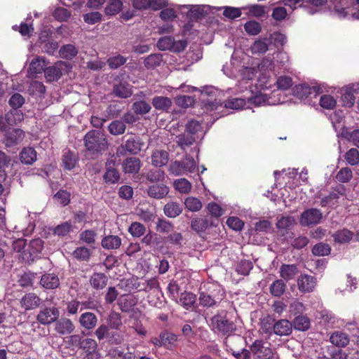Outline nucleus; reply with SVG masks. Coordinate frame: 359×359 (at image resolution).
Masks as SVG:
<instances>
[{
  "instance_id": "f257e3e1",
  "label": "nucleus",
  "mask_w": 359,
  "mask_h": 359,
  "mask_svg": "<svg viewBox=\"0 0 359 359\" xmlns=\"http://www.w3.org/2000/svg\"><path fill=\"white\" fill-rule=\"evenodd\" d=\"M209 326L214 333L229 337L236 330V318L231 312L220 310L210 319Z\"/></svg>"
},
{
  "instance_id": "f03ea898",
  "label": "nucleus",
  "mask_w": 359,
  "mask_h": 359,
  "mask_svg": "<svg viewBox=\"0 0 359 359\" xmlns=\"http://www.w3.org/2000/svg\"><path fill=\"white\" fill-rule=\"evenodd\" d=\"M199 304L203 307L214 308L219 305L225 297V292L219 285L207 283L198 291Z\"/></svg>"
},
{
  "instance_id": "7ed1b4c3",
  "label": "nucleus",
  "mask_w": 359,
  "mask_h": 359,
  "mask_svg": "<svg viewBox=\"0 0 359 359\" xmlns=\"http://www.w3.org/2000/svg\"><path fill=\"white\" fill-rule=\"evenodd\" d=\"M83 142L87 154L93 158H98L109 146L105 135L97 130L88 131L83 137Z\"/></svg>"
},
{
  "instance_id": "20e7f679",
  "label": "nucleus",
  "mask_w": 359,
  "mask_h": 359,
  "mask_svg": "<svg viewBox=\"0 0 359 359\" xmlns=\"http://www.w3.org/2000/svg\"><path fill=\"white\" fill-rule=\"evenodd\" d=\"M67 343L69 346H74L86 353L85 357L90 356L95 358L98 355L97 352V343L93 338L83 337L79 334H72L68 337Z\"/></svg>"
},
{
  "instance_id": "39448f33",
  "label": "nucleus",
  "mask_w": 359,
  "mask_h": 359,
  "mask_svg": "<svg viewBox=\"0 0 359 359\" xmlns=\"http://www.w3.org/2000/svg\"><path fill=\"white\" fill-rule=\"evenodd\" d=\"M196 167L194 158L186 155L182 161H176L170 165V170L175 175H181L187 172H192Z\"/></svg>"
},
{
  "instance_id": "423d86ee",
  "label": "nucleus",
  "mask_w": 359,
  "mask_h": 359,
  "mask_svg": "<svg viewBox=\"0 0 359 359\" xmlns=\"http://www.w3.org/2000/svg\"><path fill=\"white\" fill-rule=\"evenodd\" d=\"M60 317V311L55 306L40 309L36 320L41 325H49L55 323Z\"/></svg>"
},
{
  "instance_id": "0eeeda50",
  "label": "nucleus",
  "mask_w": 359,
  "mask_h": 359,
  "mask_svg": "<svg viewBox=\"0 0 359 359\" xmlns=\"http://www.w3.org/2000/svg\"><path fill=\"white\" fill-rule=\"evenodd\" d=\"M144 144V142L139 136L131 135L120 146V153L121 155L137 154Z\"/></svg>"
},
{
  "instance_id": "6e6552de",
  "label": "nucleus",
  "mask_w": 359,
  "mask_h": 359,
  "mask_svg": "<svg viewBox=\"0 0 359 359\" xmlns=\"http://www.w3.org/2000/svg\"><path fill=\"white\" fill-rule=\"evenodd\" d=\"M266 342L262 339H256L250 346V353L255 356V359H271L273 351L269 346H266Z\"/></svg>"
},
{
  "instance_id": "1a4fd4ad",
  "label": "nucleus",
  "mask_w": 359,
  "mask_h": 359,
  "mask_svg": "<svg viewBox=\"0 0 359 359\" xmlns=\"http://www.w3.org/2000/svg\"><path fill=\"white\" fill-rule=\"evenodd\" d=\"M120 172L116 168V159L108 158L105 163V172L103 175V180L107 184H114L119 182Z\"/></svg>"
},
{
  "instance_id": "9d476101",
  "label": "nucleus",
  "mask_w": 359,
  "mask_h": 359,
  "mask_svg": "<svg viewBox=\"0 0 359 359\" xmlns=\"http://www.w3.org/2000/svg\"><path fill=\"white\" fill-rule=\"evenodd\" d=\"M323 217L321 211L316 208H311L304 211L300 217V224L304 226H310L320 223Z\"/></svg>"
},
{
  "instance_id": "9b49d317",
  "label": "nucleus",
  "mask_w": 359,
  "mask_h": 359,
  "mask_svg": "<svg viewBox=\"0 0 359 359\" xmlns=\"http://www.w3.org/2000/svg\"><path fill=\"white\" fill-rule=\"evenodd\" d=\"M69 64L67 62L57 61L54 65L46 67L45 70V76L48 82L58 81L62 75L64 68H67Z\"/></svg>"
},
{
  "instance_id": "f8f14e48",
  "label": "nucleus",
  "mask_w": 359,
  "mask_h": 359,
  "mask_svg": "<svg viewBox=\"0 0 359 359\" xmlns=\"http://www.w3.org/2000/svg\"><path fill=\"white\" fill-rule=\"evenodd\" d=\"M43 249V241L35 238L29 241L27 248L23 251V259L27 262L34 261V257Z\"/></svg>"
},
{
  "instance_id": "ddd939ff",
  "label": "nucleus",
  "mask_w": 359,
  "mask_h": 359,
  "mask_svg": "<svg viewBox=\"0 0 359 359\" xmlns=\"http://www.w3.org/2000/svg\"><path fill=\"white\" fill-rule=\"evenodd\" d=\"M25 137V132L20 128H12L6 131L4 135V144L12 147L20 144Z\"/></svg>"
},
{
  "instance_id": "4468645a",
  "label": "nucleus",
  "mask_w": 359,
  "mask_h": 359,
  "mask_svg": "<svg viewBox=\"0 0 359 359\" xmlns=\"http://www.w3.org/2000/svg\"><path fill=\"white\" fill-rule=\"evenodd\" d=\"M43 300L35 293H26L20 299V306L25 311L34 310L40 306Z\"/></svg>"
},
{
  "instance_id": "2eb2a0df",
  "label": "nucleus",
  "mask_w": 359,
  "mask_h": 359,
  "mask_svg": "<svg viewBox=\"0 0 359 359\" xmlns=\"http://www.w3.org/2000/svg\"><path fill=\"white\" fill-rule=\"evenodd\" d=\"M346 187L341 184H337L333 188L332 191L330 192L329 195L323 197L320 201V205L325 207L334 204L333 201L337 200L340 196L346 195Z\"/></svg>"
},
{
  "instance_id": "dca6fc26",
  "label": "nucleus",
  "mask_w": 359,
  "mask_h": 359,
  "mask_svg": "<svg viewBox=\"0 0 359 359\" xmlns=\"http://www.w3.org/2000/svg\"><path fill=\"white\" fill-rule=\"evenodd\" d=\"M147 193L151 198L162 199L169 193V188L163 183L151 184L147 188Z\"/></svg>"
},
{
  "instance_id": "f3484780",
  "label": "nucleus",
  "mask_w": 359,
  "mask_h": 359,
  "mask_svg": "<svg viewBox=\"0 0 359 359\" xmlns=\"http://www.w3.org/2000/svg\"><path fill=\"white\" fill-rule=\"evenodd\" d=\"M97 316L90 311L83 313L79 318L80 326L86 330H93L95 329L97 325Z\"/></svg>"
},
{
  "instance_id": "a211bd4d",
  "label": "nucleus",
  "mask_w": 359,
  "mask_h": 359,
  "mask_svg": "<svg viewBox=\"0 0 359 359\" xmlns=\"http://www.w3.org/2000/svg\"><path fill=\"white\" fill-rule=\"evenodd\" d=\"M316 278L314 276L302 274L297 280L298 288L303 292H311L316 285Z\"/></svg>"
},
{
  "instance_id": "6ab92c4d",
  "label": "nucleus",
  "mask_w": 359,
  "mask_h": 359,
  "mask_svg": "<svg viewBox=\"0 0 359 359\" xmlns=\"http://www.w3.org/2000/svg\"><path fill=\"white\" fill-rule=\"evenodd\" d=\"M55 323V331L60 335L69 334L75 329L73 322L69 318H62Z\"/></svg>"
},
{
  "instance_id": "aec40b11",
  "label": "nucleus",
  "mask_w": 359,
  "mask_h": 359,
  "mask_svg": "<svg viewBox=\"0 0 359 359\" xmlns=\"http://www.w3.org/2000/svg\"><path fill=\"white\" fill-rule=\"evenodd\" d=\"M245 342V339L241 335H234L231 334V335L226 338L224 344L227 351L229 353H232L233 351H238L243 348V346Z\"/></svg>"
},
{
  "instance_id": "412c9836",
  "label": "nucleus",
  "mask_w": 359,
  "mask_h": 359,
  "mask_svg": "<svg viewBox=\"0 0 359 359\" xmlns=\"http://www.w3.org/2000/svg\"><path fill=\"white\" fill-rule=\"evenodd\" d=\"M292 325L285 319L276 320L273 333L278 336H288L292 333Z\"/></svg>"
},
{
  "instance_id": "4be33fe9",
  "label": "nucleus",
  "mask_w": 359,
  "mask_h": 359,
  "mask_svg": "<svg viewBox=\"0 0 359 359\" xmlns=\"http://www.w3.org/2000/svg\"><path fill=\"white\" fill-rule=\"evenodd\" d=\"M40 284L47 290H53L60 286V280L54 273H45L41 278Z\"/></svg>"
},
{
  "instance_id": "5701e85b",
  "label": "nucleus",
  "mask_w": 359,
  "mask_h": 359,
  "mask_svg": "<svg viewBox=\"0 0 359 359\" xmlns=\"http://www.w3.org/2000/svg\"><path fill=\"white\" fill-rule=\"evenodd\" d=\"M141 165V161L138 158L129 157L123 162V170L125 173H137Z\"/></svg>"
},
{
  "instance_id": "b1692460",
  "label": "nucleus",
  "mask_w": 359,
  "mask_h": 359,
  "mask_svg": "<svg viewBox=\"0 0 359 359\" xmlns=\"http://www.w3.org/2000/svg\"><path fill=\"white\" fill-rule=\"evenodd\" d=\"M19 158L22 163L32 165L36 161V151L33 147H24L20 153Z\"/></svg>"
},
{
  "instance_id": "393cba45",
  "label": "nucleus",
  "mask_w": 359,
  "mask_h": 359,
  "mask_svg": "<svg viewBox=\"0 0 359 359\" xmlns=\"http://www.w3.org/2000/svg\"><path fill=\"white\" fill-rule=\"evenodd\" d=\"M320 91V88L317 86L311 88L306 84H299L295 86L294 94L297 97L304 99L306 98L312 92L316 94H318Z\"/></svg>"
},
{
  "instance_id": "a878e982",
  "label": "nucleus",
  "mask_w": 359,
  "mask_h": 359,
  "mask_svg": "<svg viewBox=\"0 0 359 359\" xmlns=\"http://www.w3.org/2000/svg\"><path fill=\"white\" fill-rule=\"evenodd\" d=\"M113 93L121 98H128L133 94L130 86L126 81L115 84L113 88Z\"/></svg>"
},
{
  "instance_id": "bb28decb",
  "label": "nucleus",
  "mask_w": 359,
  "mask_h": 359,
  "mask_svg": "<svg viewBox=\"0 0 359 359\" xmlns=\"http://www.w3.org/2000/svg\"><path fill=\"white\" fill-rule=\"evenodd\" d=\"M169 160V154L164 150H156L151 155V163L156 167L165 165Z\"/></svg>"
},
{
  "instance_id": "cd10ccee",
  "label": "nucleus",
  "mask_w": 359,
  "mask_h": 359,
  "mask_svg": "<svg viewBox=\"0 0 359 359\" xmlns=\"http://www.w3.org/2000/svg\"><path fill=\"white\" fill-rule=\"evenodd\" d=\"M108 277L103 273H94L90 279L91 286L95 290H102L106 287Z\"/></svg>"
},
{
  "instance_id": "c85d7f7f",
  "label": "nucleus",
  "mask_w": 359,
  "mask_h": 359,
  "mask_svg": "<svg viewBox=\"0 0 359 359\" xmlns=\"http://www.w3.org/2000/svg\"><path fill=\"white\" fill-rule=\"evenodd\" d=\"M330 341L336 346L345 347L349 343V338L347 334L337 331L332 334Z\"/></svg>"
},
{
  "instance_id": "c756f323",
  "label": "nucleus",
  "mask_w": 359,
  "mask_h": 359,
  "mask_svg": "<svg viewBox=\"0 0 359 359\" xmlns=\"http://www.w3.org/2000/svg\"><path fill=\"white\" fill-rule=\"evenodd\" d=\"M182 206L177 202H168L163 208L164 214L170 218H175L182 212Z\"/></svg>"
},
{
  "instance_id": "7c9ffc66",
  "label": "nucleus",
  "mask_w": 359,
  "mask_h": 359,
  "mask_svg": "<svg viewBox=\"0 0 359 359\" xmlns=\"http://www.w3.org/2000/svg\"><path fill=\"white\" fill-rule=\"evenodd\" d=\"M172 103L170 98L164 96H156L152 100V104L157 110L168 111Z\"/></svg>"
},
{
  "instance_id": "2f4dec72",
  "label": "nucleus",
  "mask_w": 359,
  "mask_h": 359,
  "mask_svg": "<svg viewBox=\"0 0 359 359\" xmlns=\"http://www.w3.org/2000/svg\"><path fill=\"white\" fill-rule=\"evenodd\" d=\"M121 244V239L118 236H107L102 240V248L107 250L117 249Z\"/></svg>"
},
{
  "instance_id": "473e14b6",
  "label": "nucleus",
  "mask_w": 359,
  "mask_h": 359,
  "mask_svg": "<svg viewBox=\"0 0 359 359\" xmlns=\"http://www.w3.org/2000/svg\"><path fill=\"white\" fill-rule=\"evenodd\" d=\"M353 233L347 229L338 230L332 234V238L336 243H346L353 238Z\"/></svg>"
},
{
  "instance_id": "72a5a7b5",
  "label": "nucleus",
  "mask_w": 359,
  "mask_h": 359,
  "mask_svg": "<svg viewBox=\"0 0 359 359\" xmlns=\"http://www.w3.org/2000/svg\"><path fill=\"white\" fill-rule=\"evenodd\" d=\"M196 302V295L191 292H184L181 293L180 302L182 306L187 310L194 306Z\"/></svg>"
},
{
  "instance_id": "f704fd0d",
  "label": "nucleus",
  "mask_w": 359,
  "mask_h": 359,
  "mask_svg": "<svg viewBox=\"0 0 359 359\" xmlns=\"http://www.w3.org/2000/svg\"><path fill=\"white\" fill-rule=\"evenodd\" d=\"M176 138L177 145L183 150H185L187 147L192 145L196 142L195 136L187 132L179 135Z\"/></svg>"
},
{
  "instance_id": "c9c22d12",
  "label": "nucleus",
  "mask_w": 359,
  "mask_h": 359,
  "mask_svg": "<svg viewBox=\"0 0 359 359\" xmlns=\"http://www.w3.org/2000/svg\"><path fill=\"white\" fill-rule=\"evenodd\" d=\"M206 15V12L204 11V7L202 6H192L191 8L187 12V18L190 21H198L202 19Z\"/></svg>"
},
{
  "instance_id": "e433bc0d",
  "label": "nucleus",
  "mask_w": 359,
  "mask_h": 359,
  "mask_svg": "<svg viewBox=\"0 0 359 359\" xmlns=\"http://www.w3.org/2000/svg\"><path fill=\"white\" fill-rule=\"evenodd\" d=\"M298 273L297 266L295 264H283L280 267V276L285 280H290Z\"/></svg>"
},
{
  "instance_id": "4c0bfd02",
  "label": "nucleus",
  "mask_w": 359,
  "mask_h": 359,
  "mask_svg": "<svg viewBox=\"0 0 359 359\" xmlns=\"http://www.w3.org/2000/svg\"><path fill=\"white\" fill-rule=\"evenodd\" d=\"M136 302L128 295H122L118 299L117 304L122 312L128 313L135 305Z\"/></svg>"
},
{
  "instance_id": "58836bf2",
  "label": "nucleus",
  "mask_w": 359,
  "mask_h": 359,
  "mask_svg": "<svg viewBox=\"0 0 359 359\" xmlns=\"http://www.w3.org/2000/svg\"><path fill=\"white\" fill-rule=\"evenodd\" d=\"M177 341V336L172 332L163 331L161 332V341L163 346L168 349L172 348L175 346Z\"/></svg>"
},
{
  "instance_id": "ea45409f",
  "label": "nucleus",
  "mask_w": 359,
  "mask_h": 359,
  "mask_svg": "<svg viewBox=\"0 0 359 359\" xmlns=\"http://www.w3.org/2000/svg\"><path fill=\"white\" fill-rule=\"evenodd\" d=\"M76 162V156L73 152L68 150L64 153L62 156V165L65 169L68 170L73 169L75 167Z\"/></svg>"
},
{
  "instance_id": "a19ab883",
  "label": "nucleus",
  "mask_w": 359,
  "mask_h": 359,
  "mask_svg": "<svg viewBox=\"0 0 359 359\" xmlns=\"http://www.w3.org/2000/svg\"><path fill=\"white\" fill-rule=\"evenodd\" d=\"M293 326L295 330L306 331L310 328L311 322L307 316H298L294 319Z\"/></svg>"
},
{
  "instance_id": "79ce46f5",
  "label": "nucleus",
  "mask_w": 359,
  "mask_h": 359,
  "mask_svg": "<svg viewBox=\"0 0 359 359\" xmlns=\"http://www.w3.org/2000/svg\"><path fill=\"white\" fill-rule=\"evenodd\" d=\"M46 62L43 57H36L32 60L30 63L29 69L32 73L41 74L43 72H45L46 69Z\"/></svg>"
},
{
  "instance_id": "37998d69",
  "label": "nucleus",
  "mask_w": 359,
  "mask_h": 359,
  "mask_svg": "<svg viewBox=\"0 0 359 359\" xmlns=\"http://www.w3.org/2000/svg\"><path fill=\"white\" fill-rule=\"evenodd\" d=\"M108 324L110 328L119 330L123 325L121 315L116 311H111L108 317Z\"/></svg>"
},
{
  "instance_id": "c03bdc74",
  "label": "nucleus",
  "mask_w": 359,
  "mask_h": 359,
  "mask_svg": "<svg viewBox=\"0 0 359 359\" xmlns=\"http://www.w3.org/2000/svg\"><path fill=\"white\" fill-rule=\"evenodd\" d=\"M275 323V318L268 315L261 320V330L264 334H271L273 333Z\"/></svg>"
},
{
  "instance_id": "a18cd8bd",
  "label": "nucleus",
  "mask_w": 359,
  "mask_h": 359,
  "mask_svg": "<svg viewBox=\"0 0 359 359\" xmlns=\"http://www.w3.org/2000/svg\"><path fill=\"white\" fill-rule=\"evenodd\" d=\"M78 53V50L74 45L67 44L62 46L59 50L60 56L63 59L72 60Z\"/></svg>"
},
{
  "instance_id": "49530a36",
  "label": "nucleus",
  "mask_w": 359,
  "mask_h": 359,
  "mask_svg": "<svg viewBox=\"0 0 359 359\" xmlns=\"http://www.w3.org/2000/svg\"><path fill=\"white\" fill-rule=\"evenodd\" d=\"M72 256L80 262H88L90 258L91 252L88 248L78 247L72 252Z\"/></svg>"
},
{
  "instance_id": "de8ad7c7",
  "label": "nucleus",
  "mask_w": 359,
  "mask_h": 359,
  "mask_svg": "<svg viewBox=\"0 0 359 359\" xmlns=\"http://www.w3.org/2000/svg\"><path fill=\"white\" fill-rule=\"evenodd\" d=\"M151 109L150 104L144 100L136 101L132 105L134 113L138 115L146 114L150 111Z\"/></svg>"
},
{
  "instance_id": "09e8293b",
  "label": "nucleus",
  "mask_w": 359,
  "mask_h": 359,
  "mask_svg": "<svg viewBox=\"0 0 359 359\" xmlns=\"http://www.w3.org/2000/svg\"><path fill=\"white\" fill-rule=\"evenodd\" d=\"M209 225L207 218H194L191 222V229L198 233L205 231Z\"/></svg>"
},
{
  "instance_id": "8fccbe9b",
  "label": "nucleus",
  "mask_w": 359,
  "mask_h": 359,
  "mask_svg": "<svg viewBox=\"0 0 359 359\" xmlns=\"http://www.w3.org/2000/svg\"><path fill=\"white\" fill-rule=\"evenodd\" d=\"M286 285L283 280H276L270 285L269 290L271 295L280 297L285 291Z\"/></svg>"
},
{
  "instance_id": "3c124183",
  "label": "nucleus",
  "mask_w": 359,
  "mask_h": 359,
  "mask_svg": "<svg viewBox=\"0 0 359 359\" xmlns=\"http://www.w3.org/2000/svg\"><path fill=\"white\" fill-rule=\"evenodd\" d=\"M251 51L253 54H264L268 50L267 39H259L251 46Z\"/></svg>"
},
{
  "instance_id": "603ef678",
  "label": "nucleus",
  "mask_w": 359,
  "mask_h": 359,
  "mask_svg": "<svg viewBox=\"0 0 359 359\" xmlns=\"http://www.w3.org/2000/svg\"><path fill=\"white\" fill-rule=\"evenodd\" d=\"M126 128V125L121 120L113 121L108 126L109 133L114 135L124 133Z\"/></svg>"
},
{
  "instance_id": "864d4df0",
  "label": "nucleus",
  "mask_w": 359,
  "mask_h": 359,
  "mask_svg": "<svg viewBox=\"0 0 359 359\" xmlns=\"http://www.w3.org/2000/svg\"><path fill=\"white\" fill-rule=\"evenodd\" d=\"M173 185L175 189L182 194H188L191 189V184L185 178L175 180Z\"/></svg>"
},
{
  "instance_id": "5fc2aeb1",
  "label": "nucleus",
  "mask_w": 359,
  "mask_h": 359,
  "mask_svg": "<svg viewBox=\"0 0 359 359\" xmlns=\"http://www.w3.org/2000/svg\"><path fill=\"white\" fill-rule=\"evenodd\" d=\"M185 208L191 212L199 211L202 208L201 201L196 197L189 196L184 200Z\"/></svg>"
},
{
  "instance_id": "6e6d98bb",
  "label": "nucleus",
  "mask_w": 359,
  "mask_h": 359,
  "mask_svg": "<svg viewBox=\"0 0 359 359\" xmlns=\"http://www.w3.org/2000/svg\"><path fill=\"white\" fill-rule=\"evenodd\" d=\"M174 226L172 223L164 218H158L156 222V229L158 232L168 233L172 231Z\"/></svg>"
},
{
  "instance_id": "4d7b16f0",
  "label": "nucleus",
  "mask_w": 359,
  "mask_h": 359,
  "mask_svg": "<svg viewBox=\"0 0 359 359\" xmlns=\"http://www.w3.org/2000/svg\"><path fill=\"white\" fill-rule=\"evenodd\" d=\"M330 246L324 243L316 244L311 250L312 253L316 256H326L330 253Z\"/></svg>"
},
{
  "instance_id": "13d9d810",
  "label": "nucleus",
  "mask_w": 359,
  "mask_h": 359,
  "mask_svg": "<svg viewBox=\"0 0 359 359\" xmlns=\"http://www.w3.org/2000/svg\"><path fill=\"white\" fill-rule=\"evenodd\" d=\"M344 158L350 165H356L359 163V151L355 148H351L345 154Z\"/></svg>"
},
{
  "instance_id": "bf43d9fd",
  "label": "nucleus",
  "mask_w": 359,
  "mask_h": 359,
  "mask_svg": "<svg viewBox=\"0 0 359 359\" xmlns=\"http://www.w3.org/2000/svg\"><path fill=\"white\" fill-rule=\"evenodd\" d=\"M122 6V0H110L105 8L106 14L110 15L117 14L121 10Z\"/></svg>"
},
{
  "instance_id": "052dcab7",
  "label": "nucleus",
  "mask_w": 359,
  "mask_h": 359,
  "mask_svg": "<svg viewBox=\"0 0 359 359\" xmlns=\"http://www.w3.org/2000/svg\"><path fill=\"white\" fill-rule=\"evenodd\" d=\"M294 223L292 217H281L276 223L277 228L280 231H287L291 229Z\"/></svg>"
},
{
  "instance_id": "680f3d73",
  "label": "nucleus",
  "mask_w": 359,
  "mask_h": 359,
  "mask_svg": "<svg viewBox=\"0 0 359 359\" xmlns=\"http://www.w3.org/2000/svg\"><path fill=\"white\" fill-rule=\"evenodd\" d=\"M72 229V225L70 222H65L58 224L53 229V233L58 236H67Z\"/></svg>"
},
{
  "instance_id": "e2e57ef3",
  "label": "nucleus",
  "mask_w": 359,
  "mask_h": 359,
  "mask_svg": "<svg viewBox=\"0 0 359 359\" xmlns=\"http://www.w3.org/2000/svg\"><path fill=\"white\" fill-rule=\"evenodd\" d=\"M96 236L97 233L95 231L88 229L82 231L80 233L79 238L82 242L89 245H92L95 243Z\"/></svg>"
},
{
  "instance_id": "0e129e2a",
  "label": "nucleus",
  "mask_w": 359,
  "mask_h": 359,
  "mask_svg": "<svg viewBox=\"0 0 359 359\" xmlns=\"http://www.w3.org/2000/svg\"><path fill=\"white\" fill-rule=\"evenodd\" d=\"M175 39L172 36H166L161 37L157 43V47L159 50H171L173 48Z\"/></svg>"
},
{
  "instance_id": "69168bd1",
  "label": "nucleus",
  "mask_w": 359,
  "mask_h": 359,
  "mask_svg": "<svg viewBox=\"0 0 359 359\" xmlns=\"http://www.w3.org/2000/svg\"><path fill=\"white\" fill-rule=\"evenodd\" d=\"M144 226L137 222H133L129 226L128 231L133 237L140 238L145 233Z\"/></svg>"
},
{
  "instance_id": "338daca9",
  "label": "nucleus",
  "mask_w": 359,
  "mask_h": 359,
  "mask_svg": "<svg viewBox=\"0 0 359 359\" xmlns=\"http://www.w3.org/2000/svg\"><path fill=\"white\" fill-rule=\"evenodd\" d=\"M337 104L336 100L330 95H323L320 99V105L327 109H332Z\"/></svg>"
},
{
  "instance_id": "774afa93",
  "label": "nucleus",
  "mask_w": 359,
  "mask_h": 359,
  "mask_svg": "<svg viewBox=\"0 0 359 359\" xmlns=\"http://www.w3.org/2000/svg\"><path fill=\"white\" fill-rule=\"evenodd\" d=\"M342 135L355 146L359 147V129L353 130L351 132L343 131Z\"/></svg>"
}]
</instances>
